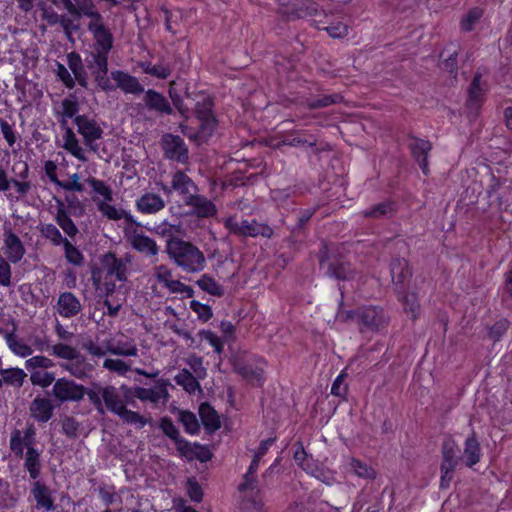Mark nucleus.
I'll use <instances>...</instances> for the list:
<instances>
[{
  "instance_id": "1",
  "label": "nucleus",
  "mask_w": 512,
  "mask_h": 512,
  "mask_svg": "<svg viewBox=\"0 0 512 512\" xmlns=\"http://www.w3.org/2000/svg\"><path fill=\"white\" fill-rule=\"evenodd\" d=\"M167 252L175 263L187 272H200L205 268L204 254L190 242L172 238L167 243Z\"/></svg>"
},
{
  "instance_id": "2",
  "label": "nucleus",
  "mask_w": 512,
  "mask_h": 512,
  "mask_svg": "<svg viewBox=\"0 0 512 512\" xmlns=\"http://www.w3.org/2000/svg\"><path fill=\"white\" fill-rule=\"evenodd\" d=\"M169 95L173 103L183 113L190 109H194L197 117L201 121V129L203 133H211L216 126L215 118L212 114V100L209 95L205 93H199L196 95V99L193 100L190 97L187 98V102L183 103L180 98L176 95L173 87L169 90Z\"/></svg>"
},
{
  "instance_id": "3",
  "label": "nucleus",
  "mask_w": 512,
  "mask_h": 512,
  "mask_svg": "<svg viewBox=\"0 0 512 512\" xmlns=\"http://www.w3.org/2000/svg\"><path fill=\"white\" fill-rule=\"evenodd\" d=\"M51 352L54 356L70 360L71 363L67 364L65 368L77 378L87 376L93 369L92 365L87 363L85 358L72 346L58 343L52 346Z\"/></svg>"
},
{
  "instance_id": "4",
  "label": "nucleus",
  "mask_w": 512,
  "mask_h": 512,
  "mask_svg": "<svg viewBox=\"0 0 512 512\" xmlns=\"http://www.w3.org/2000/svg\"><path fill=\"white\" fill-rule=\"evenodd\" d=\"M104 276V286L107 295L112 293L115 288V281H125L127 278V263L118 259L114 254H106L102 260Z\"/></svg>"
},
{
  "instance_id": "5",
  "label": "nucleus",
  "mask_w": 512,
  "mask_h": 512,
  "mask_svg": "<svg viewBox=\"0 0 512 512\" xmlns=\"http://www.w3.org/2000/svg\"><path fill=\"white\" fill-rule=\"evenodd\" d=\"M224 224L230 232L241 236L256 237L261 235L269 238L273 234V230L268 225L256 221H239L235 217H229Z\"/></svg>"
},
{
  "instance_id": "6",
  "label": "nucleus",
  "mask_w": 512,
  "mask_h": 512,
  "mask_svg": "<svg viewBox=\"0 0 512 512\" xmlns=\"http://www.w3.org/2000/svg\"><path fill=\"white\" fill-rule=\"evenodd\" d=\"M78 133L83 137L84 144L96 151L98 145L95 142L102 138L103 129L94 118L87 115H78L74 118Z\"/></svg>"
},
{
  "instance_id": "7",
  "label": "nucleus",
  "mask_w": 512,
  "mask_h": 512,
  "mask_svg": "<svg viewBox=\"0 0 512 512\" xmlns=\"http://www.w3.org/2000/svg\"><path fill=\"white\" fill-rule=\"evenodd\" d=\"M169 381L159 379L152 388L136 387L133 395L141 401H148L155 406H165L169 399Z\"/></svg>"
},
{
  "instance_id": "8",
  "label": "nucleus",
  "mask_w": 512,
  "mask_h": 512,
  "mask_svg": "<svg viewBox=\"0 0 512 512\" xmlns=\"http://www.w3.org/2000/svg\"><path fill=\"white\" fill-rule=\"evenodd\" d=\"M84 12L92 18L88 28L95 39V50L109 52L113 45V37L110 31L101 23L100 14L98 12Z\"/></svg>"
},
{
  "instance_id": "9",
  "label": "nucleus",
  "mask_w": 512,
  "mask_h": 512,
  "mask_svg": "<svg viewBox=\"0 0 512 512\" xmlns=\"http://www.w3.org/2000/svg\"><path fill=\"white\" fill-rule=\"evenodd\" d=\"M53 395L60 401H77L84 397L85 390L73 381L59 379L53 386Z\"/></svg>"
},
{
  "instance_id": "10",
  "label": "nucleus",
  "mask_w": 512,
  "mask_h": 512,
  "mask_svg": "<svg viewBox=\"0 0 512 512\" xmlns=\"http://www.w3.org/2000/svg\"><path fill=\"white\" fill-rule=\"evenodd\" d=\"M7 260L11 263L19 262L25 254V248L20 238L12 231H5L1 248Z\"/></svg>"
},
{
  "instance_id": "11",
  "label": "nucleus",
  "mask_w": 512,
  "mask_h": 512,
  "mask_svg": "<svg viewBox=\"0 0 512 512\" xmlns=\"http://www.w3.org/2000/svg\"><path fill=\"white\" fill-rule=\"evenodd\" d=\"M35 444V430L27 427L25 430H14L10 437V449L17 456H23L24 449Z\"/></svg>"
},
{
  "instance_id": "12",
  "label": "nucleus",
  "mask_w": 512,
  "mask_h": 512,
  "mask_svg": "<svg viewBox=\"0 0 512 512\" xmlns=\"http://www.w3.org/2000/svg\"><path fill=\"white\" fill-rule=\"evenodd\" d=\"M163 149L165 155L173 160L184 162L188 157V150L179 136L165 135L163 137Z\"/></svg>"
},
{
  "instance_id": "13",
  "label": "nucleus",
  "mask_w": 512,
  "mask_h": 512,
  "mask_svg": "<svg viewBox=\"0 0 512 512\" xmlns=\"http://www.w3.org/2000/svg\"><path fill=\"white\" fill-rule=\"evenodd\" d=\"M185 203L193 208V213L200 218L213 217L217 214L215 204L201 195H188Z\"/></svg>"
},
{
  "instance_id": "14",
  "label": "nucleus",
  "mask_w": 512,
  "mask_h": 512,
  "mask_svg": "<svg viewBox=\"0 0 512 512\" xmlns=\"http://www.w3.org/2000/svg\"><path fill=\"white\" fill-rule=\"evenodd\" d=\"M482 456L480 443L474 434L468 436L464 442L462 455L459 458L467 467L477 464Z\"/></svg>"
},
{
  "instance_id": "15",
  "label": "nucleus",
  "mask_w": 512,
  "mask_h": 512,
  "mask_svg": "<svg viewBox=\"0 0 512 512\" xmlns=\"http://www.w3.org/2000/svg\"><path fill=\"white\" fill-rule=\"evenodd\" d=\"M62 139V147L67 152L82 162H86L88 160L85 149L81 146L76 134L71 128H65Z\"/></svg>"
},
{
  "instance_id": "16",
  "label": "nucleus",
  "mask_w": 512,
  "mask_h": 512,
  "mask_svg": "<svg viewBox=\"0 0 512 512\" xmlns=\"http://www.w3.org/2000/svg\"><path fill=\"white\" fill-rule=\"evenodd\" d=\"M81 310L80 301L70 292L60 294L57 302V311L63 317H72Z\"/></svg>"
},
{
  "instance_id": "17",
  "label": "nucleus",
  "mask_w": 512,
  "mask_h": 512,
  "mask_svg": "<svg viewBox=\"0 0 512 512\" xmlns=\"http://www.w3.org/2000/svg\"><path fill=\"white\" fill-rule=\"evenodd\" d=\"M111 77L116 82L117 86L125 93L138 94L144 91V88L137 78L127 73L122 71H113L111 73Z\"/></svg>"
},
{
  "instance_id": "18",
  "label": "nucleus",
  "mask_w": 512,
  "mask_h": 512,
  "mask_svg": "<svg viewBox=\"0 0 512 512\" xmlns=\"http://www.w3.org/2000/svg\"><path fill=\"white\" fill-rule=\"evenodd\" d=\"M136 206L144 214H154L165 207V201L155 193H146L136 201Z\"/></svg>"
},
{
  "instance_id": "19",
  "label": "nucleus",
  "mask_w": 512,
  "mask_h": 512,
  "mask_svg": "<svg viewBox=\"0 0 512 512\" xmlns=\"http://www.w3.org/2000/svg\"><path fill=\"white\" fill-rule=\"evenodd\" d=\"M359 319L362 325L371 329H376L386 322L383 310L376 307L362 308L359 311Z\"/></svg>"
},
{
  "instance_id": "20",
  "label": "nucleus",
  "mask_w": 512,
  "mask_h": 512,
  "mask_svg": "<svg viewBox=\"0 0 512 512\" xmlns=\"http://www.w3.org/2000/svg\"><path fill=\"white\" fill-rule=\"evenodd\" d=\"M344 469L346 472L364 479L373 480L377 476L376 471L372 467L354 457L345 460Z\"/></svg>"
},
{
  "instance_id": "21",
  "label": "nucleus",
  "mask_w": 512,
  "mask_h": 512,
  "mask_svg": "<svg viewBox=\"0 0 512 512\" xmlns=\"http://www.w3.org/2000/svg\"><path fill=\"white\" fill-rule=\"evenodd\" d=\"M412 154L419 163L424 174L428 173L427 155L431 150V144L422 139H414L410 144Z\"/></svg>"
},
{
  "instance_id": "22",
  "label": "nucleus",
  "mask_w": 512,
  "mask_h": 512,
  "mask_svg": "<svg viewBox=\"0 0 512 512\" xmlns=\"http://www.w3.org/2000/svg\"><path fill=\"white\" fill-rule=\"evenodd\" d=\"M53 406L50 400L35 398L30 406L32 416L41 422H47L52 416Z\"/></svg>"
},
{
  "instance_id": "23",
  "label": "nucleus",
  "mask_w": 512,
  "mask_h": 512,
  "mask_svg": "<svg viewBox=\"0 0 512 512\" xmlns=\"http://www.w3.org/2000/svg\"><path fill=\"white\" fill-rule=\"evenodd\" d=\"M99 393L101 394L107 408L113 413L119 415L126 407L114 387L101 388Z\"/></svg>"
},
{
  "instance_id": "24",
  "label": "nucleus",
  "mask_w": 512,
  "mask_h": 512,
  "mask_svg": "<svg viewBox=\"0 0 512 512\" xmlns=\"http://www.w3.org/2000/svg\"><path fill=\"white\" fill-rule=\"evenodd\" d=\"M112 201L99 202L96 206L102 216L106 217L109 220H121L125 219L127 221H131L132 217L125 210L120 207H117L111 204Z\"/></svg>"
},
{
  "instance_id": "25",
  "label": "nucleus",
  "mask_w": 512,
  "mask_h": 512,
  "mask_svg": "<svg viewBox=\"0 0 512 512\" xmlns=\"http://www.w3.org/2000/svg\"><path fill=\"white\" fill-rule=\"evenodd\" d=\"M175 382L187 393L193 394L201 390L198 378L187 369H182L174 378Z\"/></svg>"
},
{
  "instance_id": "26",
  "label": "nucleus",
  "mask_w": 512,
  "mask_h": 512,
  "mask_svg": "<svg viewBox=\"0 0 512 512\" xmlns=\"http://www.w3.org/2000/svg\"><path fill=\"white\" fill-rule=\"evenodd\" d=\"M173 190L178 191L185 200L188 195H194L193 192L196 187L192 180L183 172H177L174 174L172 179Z\"/></svg>"
},
{
  "instance_id": "27",
  "label": "nucleus",
  "mask_w": 512,
  "mask_h": 512,
  "mask_svg": "<svg viewBox=\"0 0 512 512\" xmlns=\"http://www.w3.org/2000/svg\"><path fill=\"white\" fill-rule=\"evenodd\" d=\"M145 103L150 109L161 113L170 114L172 111L165 97L154 90H148L146 92Z\"/></svg>"
},
{
  "instance_id": "28",
  "label": "nucleus",
  "mask_w": 512,
  "mask_h": 512,
  "mask_svg": "<svg viewBox=\"0 0 512 512\" xmlns=\"http://www.w3.org/2000/svg\"><path fill=\"white\" fill-rule=\"evenodd\" d=\"M89 184L93 191V202L97 205L99 202L112 201L113 192L109 186L103 181L92 178L89 180Z\"/></svg>"
},
{
  "instance_id": "29",
  "label": "nucleus",
  "mask_w": 512,
  "mask_h": 512,
  "mask_svg": "<svg viewBox=\"0 0 512 512\" xmlns=\"http://www.w3.org/2000/svg\"><path fill=\"white\" fill-rule=\"evenodd\" d=\"M199 415L205 428L215 431L220 428L221 423L216 411L209 404H202L199 408Z\"/></svg>"
},
{
  "instance_id": "30",
  "label": "nucleus",
  "mask_w": 512,
  "mask_h": 512,
  "mask_svg": "<svg viewBox=\"0 0 512 512\" xmlns=\"http://www.w3.org/2000/svg\"><path fill=\"white\" fill-rule=\"evenodd\" d=\"M5 340L12 353L19 357L25 358L33 353L32 347L18 338L14 333H6Z\"/></svg>"
},
{
  "instance_id": "31",
  "label": "nucleus",
  "mask_w": 512,
  "mask_h": 512,
  "mask_svg": "<svg viewBox=\"0 0 512 512\" xmlns=\"http://www.w3.org/2000/svg\"><path fill=\"white\" fill-rule=\"evenodd\" d=\"M130 242L133 248L141 253L155 255L158 252L156 243L143 234H134L130 237Z\"/></svg>"
},
{
  "instance_id": "32",
  "label": "nucleus",
  "mask_w": 512,
  "mask_h": 512,
  "mask_svg": "<svg viewBox=\"0 0 512 512\" xmlns=\"http://www.w3.org/2000/svg\"><path fill=\"white\" fill-rule=\"evenodd\" d=\"M32 494L37 502V506L42 507L47 511L52 509L53 501L47 487L41 485L40 483H35Z\"/></svg>"
},
{
  "instance_id": "33",
  "label": "nucleus",
  "mask_w": 512,
  "mask_h": 512,
  "mask_svg": "<svg viewBox=\"0 0 512 512\" xmlns=\"http://www.w3.org/2000/svg\"><path fill=\"white\" fill-rule=\"evenodd\" d=\"M446 458L443 457L441 464V487L447 488L453 478V472L458 463V459H454L451 455L447 454Z\"/></svg>"
},
{
  "instance_id": "34",
  "label": "nucleus",
  "mask_w": 512,
  "mask_h": 512,
  "mask_svg": "<svg viewBox=\"0 0 512 512\" xmlns=\"http://www.w3.org/2000/svg\"><path fill=\"white\" fill-rule=\"evenodd\" d=\"M198 345L197 348H201L203 343L209 344L214 348V351L220 354L223 350L222 340L213 332L208 330L199 331L197 334Z\"/></svg>"
},
{
  "instance_id": "35",
  "label": "nucleus",
  "mask_w": 512,
  "mask_h": 512,
  "mask_svg": "<svg viewBox=\"0 0 512 512\" xmlns=\"http://www.w3.org/2000/svg\"><path fill=\"white\" fill-rule=\"evenodd\" d=\"M25 467L31 478L36 479L38 477L40 469L39 452L34 448V446H29V449L26 450Z\"/></svg>"
},
{
  "instance_id": "36",
  "label": "nucleus",
  "mask_w": 512,
  "mask_h": 512,
  "mask_svg": "<svg viewBox=\"0 0 512 512\" xmlns=\"http://www.w3.org/2000/svg\"><path fill=\"white\" fill-rule=\"evenodd\" d=\"M197 285L203 291H205L213 296H222L224 294V288L207 274L202 275L198 279Z\"/></svg>"
},
{
  "instance_id": "37",
  "label": "nucleus",
  "mask_w": 512,
  "mask_h": 512,
  "mask_svg": "<svg viewBox=\"0 0 512 512\" xmlns=\"http://www.w3.org/2000/svg\"><path fill=\"white\" fill-rule=\"evenodd\" d=\"M485 92L484 84L480 74H476L469 89V104L476 106L481 101Z\"/></svg>"
},
{
  "instance_id": "38",
  "label": "nucleus",
  "mask_w": 512,
  "mask_h": 512,
  "mask_svg": "<svg viewBox=\"0 0 512 512\" xmlns=\"http://www.w3.org/2000/svg\"><path fill=\"white\" fill-rule=\"evenodd\" d=\"M52 367H54V362L42 355L33 356L25 361V368L30 372L39 371V369L46 370Z\"/></svg>"
},
{
  "instance_id": "39",
  "label": "nucleus",
  "mask_w": 512,
  "mask_h": 512,
  "mask_svg": "<svg viewBox=\"0 0 512 512\" xmlns=\"http://www.w3.org/2000/svg\"><path fill=\"white\" fill-rule=\"evenodd\" d=\"M108 352L118 356H137L138 348L131 343H110L108 342Z\"/></svg>"
},
{
  "instance_id": "40",
  "label": "nucleus",
  "mask_w": 512,
  "mask_h": 512,
  "mask_svg": "<svg viewBox=\"0 0 512 512\" xmlns=\"http://www.w3.org/2000/svg\"><path fill=\"white\" fill-rule=\"evenodd\" d=\"M1 373L5 383L16 387H20L27 376L26 373L20 368L6 369Z\"/></svg>"
},
{
  "instance_id": "41",
  "label": "nucleus",
  "mask_w": 512,
  "mask_h": 512,
  "mask_svg": "<svg viewBox=\"0 0 512 512\" xmlns=\"http://www.w3.org/2000/svg\"><path fill=\"white\" fill-rule=\"evenodd\" d=\"M103 367L110 372H115L122 376L131 370L128 362L118 358H106L103 362Z\"/></svg>"
},
{
  "instance_id": "42",
  "label": "nucleus",
  "mask_w": 512,
  "mask_h": 512,
  "mask_svg": "<svg viewBox=\"0 0 512 512\" xmlns=\"http://www.w3.org/2000/svg\"><path fill=\"white\" fill-rule=\"evenodd\" d=\"M304 470L327 485H332L335 482L334 474L331 471L325 470L317 465L312 464L311 467H304Z\"/></svg>"
},
{
  "instance_id": "43",
  "label": "nucleus",
  "mask_w": 512,
  "mask_h": 512,
  "mask_svg": "<svg viewBox=\"0 0 512 512\" xmlns=\"http://www.w3.org/2000/svg\"><path fill=\"white\" fill-rule=\"evenodd\" d=\"M56 221L62 230L70 237H73L78 232L77 227L71 218L62 209H59L56 216Z\"/></svg>"
},
{
  "instance_id": "44",
  "label": "nucleus",
  "mask_w": 512,
  "mask_h": 512,
  "mask_svg": "<svg viewBox=\"0 0 512 512\" xmlns=\"http://www.w3.org/2000/svg\"><path fill=\"white\" fill-rule=\"evenodd\" d=\"M54 380V374L45 370L33 371L30 375L31 383L42 388L50 386Z\"/></svg>"
},
{
  "instance_id": "45",
  "label": "nucleus",
  "mask_w": 512,
  "mask_h": 512,
  "mask_svg": "<svg viewBox=\"0 0 512 512\" xmlns=\"http://www.w3.org/2000/svg\"><path fill=\"white\" fill-rule=\"evenodd\" d=\"M179 420L184 425L186 431L190 434H196L199 430V423L196 416L188 411L179 413Z\"/></svg>"
},
{
  "instance_id": "46",
  "label": "nucleus",
  "mask_w": 512,
  "mask_h": 512,
  "mask_svg": "<svg viewBox=\"0 0 512 512\" xmlns=\"http://www.w3.org/2000/svg\"><path fill=\"white\" fill-rule=\"evenodd\" d=\"M141 67L143 72L153 75L160 79H165L170 75L169 67L163 64L152 65L151 63H143Z\"/></svg>"
},
{
  "instance_id": "47",
  "label": "nucleus",
  "mask_w": 512,
  "mask_h": 512,
  "mask_svg": "<svg viewBox=\"0 0 512 512\" xmlns=\"http://www.w3.org/2000/svg\"><path fill=\"white\" fill-rule=\"evenodd\" d=\"M482 15L483 11L480 8L471 9L461 21V28L465 31H471Z\"/></svg>"
},
{
  "instance_id": "48",
  "label": "nucleus",
  "mask_w": 512,
  "mask_h": 512,
  "mask_svg": "<svg viewBox=\"0 0 512 512\" xmlns=\"http://www.w3.org/2000/svg\"><path fill=\"white\" fill-rule=\"evenodd\" d=\"M186 362L189 365V367L191 368V370L193 371L194 376H196L198 379L205 378L207 371L203 365V360L201 357L191 355L188 357Z\"/></svg>"
},
{
  "instance_id": "49",
  "label": "nucleus",
  "mask_w": 512,
  "mask_h": 512,
  "mask_svg": "<svg viewBox=\"0 0 512 512\" xmlns=\"http://www.w3.org/2000/svg\"><path fill=\"white\" fill-rule=\"evenodd\" d=\"M260 455H255L254 459L251 461L248 472L245 475L244 482L240 485L241 491L248 490L253 482H254V473L257 471L259 467Z\"/></svg>"
},
{
  "instance_id": "50",
  "label": "nucleus",
  "mask_w": 512,
  "mask_h": 512,
  "mask_svg": "<svg viewBox=\"0 0 512 512\" xmlns=\"http://www.w3.org/2000/svg\"><path fill=\"white\" fill-rule=\"evenodd\" d=\"M190 308L193 310V312L197 314L198 318L203 322H207L208 320H210L213 315L210 306L202 304L197 300H192L190 302Z\"/></svg>"
},
{
  "instance_id": "51",
  "label": "nucleus",
  "mask_w": 512,
  "mask_h": 512,
  "mask_svg": "<svg viewBox=\"0 0 512 512\" xmlns=\"http://www.w3.org/2000/svg\"><path fill=\"white\" fill-rule=\"evenodd\" d=\"M65 257L66 259L75 265H80L83 261L81 252L73 246L68 240L64 241Z\"/></svg>"
},
{
  "instance_id": "52",
  "label": "nucleus",
  "mask_w": 512,
  "mask_h": 512,
  "mask_svg": "<svg viewBox=\"0 0 512 512\" xmlns=\"http://www.w3.org/2000/svg\"><path fill=\"white\" fill-rule=\"evenodd\" d=\"M108 53L109 52L95 50V52L92 54L94 65L98 69L97 73L107 74V71H108L107 55H108Z\"/></svg>"
},
{
  "instance_id": "53",
  "label": "nucleus",
  "mask_w": 512,
  "mask_h": 512,
  "mask_svg": "<svg viewBox=\"0 0 512 512\" xmlns=\"http://www.w3.org/2000/svg\"><path fill=\"white\" fill-rule=\"evenodd\" d=\"M43 235L50 239L54 244L59 245L61 243L64 244L66 239H63L60 231L52 224H47L42 228Z\"/></svg>"
},
{
  "instance_id": "54",
  "label": "nucleus",
  "mask_w": 512,
  "mask_h": 512,
  "mask_svg": "<svg viewBox=\"0 0 512 512\" xmlns=\"http://www.w3.org/2000/svg\"><path fill=\"white\" fill-rule=\"evenodd\" d=\"M170 292L172 293H180L183 294L185 297H192L193 296V289L184 283L178 281V280H171L169 284L166 286Z\"/></svg>"
},
{
  "instance_id": "55",
  "label": "nucleus",
  "mask_w": 512,
  "mask_h": 512,
  "mask_svg": "<svg viewBox=\"0 0 512 512\" xmlns=\"http://www.w3.org/2000/svg\"><path fill=\"white\" fill-rule=\"evenodd\" d=\"M197 445L198 444H191L183 439L177 440L176 443V447L179 453L189 460L194 459V453L196 451Z\"/></svg>"
},
{
  "instance_id": "56",
  "label": "nucleus",
  "mask_w": 512,
  "mask_h": 512,
  "mask_svg": "<svg viewBox=\"0 0 512 512\" xmlns=\"http://www.w3.org/2000/svg\"><path fill=\"white\" fill-rule=\"evenodd\" d=\"M121 419L127 423L135 424L139 427H143L145 425V420L138 413L128 410L126 407L123 411L118 415Z\"/></svg>"
},
{
  "instance_id": "57",
  "label": "nucleus",
  "mask_w": 512,
  "mask_h": 512,
  "mask_svg": "<svg viewBox=\"0 0 512 512\" xmlns=\"http://www.w3.org/2000/svg\"><path fill=\"white\" fill-rule=\"evenodd\" d=\"M58 186L68 191H82L83 186L80 183V177L78 174H73L68 181H58Z\"/></svg>"
},
{
  "instance_id": "58",
  "label": "nucleus",
  "mask_w": 512,
  "mask_h": 512,
  "mask_svg": "<svg viewBox=\"0 0 512 512\" xmlns=\"http://www.w3.org/2000/svg\"><path fill=\"white\" fill-rule=\"evenodd\" d=\"M11 283V268L7 260L0 256V285L9 286Z\"/></svg>"
},
{
  "instance_id": "59",
  "label": "nucleus",
  "mask_w": 512,
  "mask_h": 512,
  "mask_svg": "<svg viewBox=\"0 0 512 512\" xmlns=\"http://www.w3.org/2000/svg\"><path fill=\"white\" fill-rule=\"evenodd\" d=\"M328 34L333 38H342L348 33V26L344 23L331 24L326 28Z\"/></svg>"
},
{
  "instance_id": "60",
  "label": "nucleus",
  "mask_w": 512,
  "mask_h": 512,
  "mask_svg": "<svg viewBox=\"0 0 512 512\" xmlns=\"http://www.w3.org/2000/svg\"><path fill=\"white\" fill-rule=\"evenodd\" d=\"M56 74L68 88H72L74 86V78L64 65L59 63L57 64Z\"/></svg>"
},
{
  "instance_id": "61",
  "label": "nucleus",
  "mask_w": 512,
  "mask_h": 512,
  "mask_svg": "<svg viewBox=\"0 0 512 512\" xmlns=\"http://www.w3.org/2000/svg\"><path fill=\"white\" fill-rule=\"evenodd\" d=\"M84 348L95 357H102L105 356L108 352V342L101 346L99 344H96L94 342H89L84 345Z\"/></svg>"
},
{
  "instance_id": "62",
  "label": "nucleus",
  "mask_w": 512,
  "mask_h": 512,
  "mask_svg": "<svg viewBox=\"0 0 512 512\" xmlns=\"http://www.w3.org/2000/svg\"><path fill=\"white\" fill-rule=\"evenodd\" d=\"M78 112V104L73 99H65L62 102V114L66 118H72Z\"/></svg>"
},
{
  "instance_id": "63",
  "label": "nucleus",
  "mask_w": 512,
  "mask_h": 512,
  "mask_svg": "<svg viewBox=\"0 0 512 512\" xmlns=\"http://www.w3.org/2000/svg\"><path fill=\"white\" fill-rule=\"evenodd\" d=\"M154 275L156 279L162 283L165 287L172 280L171 271L165 266H158L155 268Z\"/></svg>"
},
{
  "instance_id": "64",
  "label": "nucleus",
  "mask_w": 512,
  "mask_h": 512,
  "mask_svg": "<svg viewBox=\"0 0 512 512\" xmlns=\"http://www.w3.org/2000/svg\"><path fill=\"white\" fill-rule=\"evenodd\" d=\"M0 128L9 146H13L16 142V137L11 125L5 120H0Z\"/></svg>"
}]
</instances>
